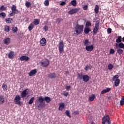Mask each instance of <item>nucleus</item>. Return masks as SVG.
I'll return each instance as SVG.
<instances>
[{
	"label": "nucleus",
	"instance_id": "nucleus-1",
	"mask_svg": "<svg viewBox=\"0 0 124 124\" xmlns=\"http://www.w3.org/2000/svg\"><path fill=\"white\" fill-rule=\"evenodd\" d=\"M84 31V25H80L77 24L75 27V34L76 35H79L83 32Z\"/></svg>",
	"mask_w": 124,
	"mask_h": 124
},
{
	"label": "nucleus",
	"instance_id": "nucleus-2",
	"mask_svg": "<svg viewBox=\"0 0 124 124\" xmlns=\"http://www.w3.org/2000/svg\"><path fill=\"white\" fill-rule=\"evenodd\" d=\"M38 99L36 100V101L39 102L40 103L38 105V107L40 108H43V107H45L46 105L45 104V102H44V97L42 96H39L37 98Z\"/></svg>",
	"mask_w": 124,
	"mask_h": 124
},
{
	"label": "nucleus",
	"instance_id": "nucleus-3",
	"mask_svg": "<svg viewBox=\"0 0 124 124\" xmlns=\"http://www.w3.org/2000/svg\"><path fill=\"white\" fill-rule=\"evenodd\" d=\"M112 81L114 82V86L118 87L120 85V79H119V75H116L112 78Z\"/></svg>",
	"mask_w": 124,
	"mask_h": 124
},
{
	"label": "nucleus",
	"instance_id": "nucleus-4",
	"mask_svg": "<svg viewBox=\"0 0 124 124\" xmlns=\"http://www.w3.org/2000/svg\"><path fill=\"white\" fill-rule=\"evenodd\" d=\"M40 63L41 66H42L43 67H47V66L49 65L50 62H49V60L48 59H44L41 61Z\"/></svg>",
	"mask_w": 124,
	"mask_h": 124
},
{
	"label": "nucleus",
	"instance_id": "nucleus-5",
	"mask_svg": "<svg viewBox=\"0 0 124 124\" xmlns=\"http://www.w3.org/2000/svg\"><path fill=\"white\" fill-rule=\"evenodd\" d=\"M103 124H110V118L108 115H105L102 119Z\"/></svg>",
	"mask_w": 124,
	"mask_h": 124
},
{
	"label": "nucleus",
	"instance_id": "nucleus-6",
	"mask_svg": "<svg viewBox=\"0 0 124 124\" xmlns=\"http://www.w3.org/2000/svg\"><path fill=\"white\" fill-rule=\"evenodd\" d=\"M21 97L19 95H16L14 99V102L16 104L20 105L21 104Z\"/></svg>",
	"mask_w": 124,
	"mask_h": 124
},
{
	"label": "nucleus",
	"instance_id": "nucleus-7",
	"mask_svg": "<svg viewBox=\"0 0 124 124\" xmlns=\"http://www.w3.org/2000/svg\"><path fill=\"white\" fill-rule=\"evenodd\" d=\"M79 10H80V8H79L72 9L68 12V14H70V15H73V14L77 13V12L79 11Z\"/></svg>",
	"mask_w": 124,
	"mask_h": 124
},
{
	"label": "nucleus",
	"instance_id": "nucleus-8",
	"mask_svg": "<svg viewBox=\"0 0 124 124\" xmlns=\"http://www.w3.org/2000/svg\"><path fill=\"white\" fill-rule=\"evenodd\" d=\"M63 41H61L59 43V50L60 53H62L63 52Z\"/></svg>",
	"mask_w": 124,
	"mask_h": 124
},
{
	"label": "nucleus",
	"instance_id": "nucleus-9",
	"mask_svg": "<svg viewBox=\"0 0 124 124\" xmlns=\"http://www.w3.org/2000/svg\"><path fill=\"white\" fill-rule=\"evenodd\" d=\"M28 94H29V89H27L21 92V96L22 98H25V97H27Z\"/></svg>",
	"mask_w": 124,
	"mask_h": 124
},
{
	"label": "nucleus",
	"instance_id": "nucleus-10",
	"mask_svg": "<svg viewBox=\"0 0 124 124\" xmlns=\"http://www.w3.org/2000/svg\"><path fill=\"white\" fill-rule=\"evenodd\" d=\"M16 8L17 7L15 5H13L11 7L12 12L15 14H18L19 11Z\"/></svg>",
	"mask_w": 124,
	"mask_h": 124
},
{
	"label": "nucleus",
	"instance_id": "nucleus-11",
	"mask_svg": "<svg viewBox=\"0 0 124 124\" xmlns=\"http://www.w3.org/2000/svg\"><path fill=\"white\" fill-rule=\"evenodd\" d=\"M93 45L86 46L85 49L86 51H88V52H92V51L93 50Z\"/></svg>",
	"mask_w": 124,
	"mask_h": 124
},
{
	"label": "nucleus",
	"instance_id": "nucleus-12",
	"mask_svg": "<svg viewBox=\"0 0 124 124\" xmlns=\"http://www.w3.org/2000/svg\"><path fill=\"white\" fill-rule=\"evenodd\" d=\"M19 60L20 61H21L22 62L24 61H25V62H28V61L30 60V58H29V57L26 56H22L20 57Z\"/></svg>",
	"mask_w": 124,
	"mask_h": 124
},
{
	"label": "nucleus",
	"instance_id": "nucleus-13",
	"mask_svg": "<svg viewBox=\"0 0 124 124\" xmlns=\"http://www.w3.org/2000/svg\"><path fill=\"white\" fill-rule=\"evenodd\" d=\"M8 57L9 59H10L11 60H13L14 59V51H11L8 54Z\"/></svg>",
	"mask_w": 124,
	"mask_h": 124
},
{
	"label": "nucleus",
	"instance_id": "nucleus-14",
	"mask_svg": "<svg viewBox=\"0 0 124 124\" xmlns=\"http://www.w3.org/2000/svg\"><path fill=\"white\" fill-rule=\"evenodd\" d=\"M46 39L42 38L40 41L41 46H45L46 45Z\"/></svg>",
	"mask_w": 124,
	"mask_h": 124
},
{
	"label": "nucleus",
	"instance_id": "nucleus-15",
	"mask_svg": "<svg viewBox=\"0 0 124 124\" xmlns=\"http://www.w3.org/2000/svg\"><path fill=\"white\" fill-rule=\"evenodd\" d=\"M82 80L85 82H89V81H90V77L87 75H83Z\"/></svg>",
	"mask_w": 124,
	"mask_h": 124
},
{
	"label": "nucleus",
	"instance_id": "nucleus-16",
	"mask_svg": "<svg viewBox=\"0 0 124 124\" xmlns=\"http://www.w3.org/2000/svg\"><path fill=\"white\" fill-rule=\"evenodd\" d=\"M111 91V88H107L106 89H104L103 91H101V94H104V93H109V91Z\"/></svg>",
	"mask_w": 124,
	"mask_h": 124
},
{
	"label": "nucleus",
	"instance_id": "nucleus-17",
	"mask_svg": "<svg viewBox=\"0 0 124 124\" xmlns=\"http://www.w3.org/2000/svg\"><path fill=\"white\" fill-rule=\"evenodd\" d=\"M95 98V95L94 94H92L89 97L88 100L92 102V101H93L94 99Z\"/></svg>",
	"mask_w": 124,
	"mask_h": 124
},
{
	"label": "nucleus",
	"instance_id": "nucleus-18",
	"mask_svg": "<svg viewBox=\"0 0 124 124\" xmlns=\"http://www.w3.org/2000/svg\"><path fill=\"white\" fill-rule=\"evenodd\" d=\"M64 108V103H60L59 104V110L60 111H62V110Z\"/></svg>",
	"mask_w": 124,
	"mask_h": 124
},
{
	"label": "nucleus",
	"instance_id": "nucleus-19",
	"mask_svg": "<svg viewBox=\"0 0 124 124\" xmlns=\"http://www.w3.org/2000/svg\"><path fill=\"white\" fill-rule=\"evenodd\" d=\"M3 42L4 44H6V45H8L9 43H10V39L9 38H5L3 40Z\"/></svg>",
	"mask_w": 124,
	"mask_h": 124
},
{
	"label": "nucleus",
	"instance_id": "nucleus-20",
	"mask_svg": "<svg viewBox=\"0 0 124 124\" xmlns=\"http://www.w3.org/2000/svg\"><path fill=\"white\" fill-rule=\"evenodd\" d=\"M36 73V69L32 70L30 71V72L29 73V76H33V75H34Z\"/></svg>",
	"mask_w": 124,
	"mask_h": 124
},
{
	"label": "nucleus",
	"instance_id": "nucleus-21",
	"mask_svg": "<svg viewBox=\"0 0 124 124\" xmlns=\"http://www.w3.org/2000/svg\"><path fill=\"white\" fill-rule=\"evenodd\" d=\"M48 77L51 79H54L57 77V75L55 73H51L48 75Z\"/></svg>",
	"mask_w": 124,
	"mask_h": 124
},
{
	"label": "nucleus",
	"instance_id": "nucleus-22",
	"mask_svg": "<svg viewBox=\"0 0 124 124\" xmlns=\"http://www.w3.org/2000/svg\"><path fill=\"white\" fill-rule=\"evenodd\" d=\"M5 22L8 24H12L13 23V19L11 18H8L5 19Z\"/></svg>",
	"mask_w": 124,
	"mask_h": 124
},
{
	"label": "nucleus",
	"instance_id": "nucleus-23",
	"mask_svg": "<svg viewBox=\"0 0 124 124\" xmlns=\"http://www.w3.org/2000/svg\"><path fill=\"white\" fill-rule=\"evenodd\" d=\"M44 100H45L47 103H49V102H51V98L48 96H46L44 98Z\"/></svg>",
	"mask_w": 124,
	"mask_h": 124
},
{
	"label": "nucleus",
	"instance_id": "nucleus-24",
	"mask_svg": "<svg viewBox=\"0 0 124 124\" xmlns=\"http://www.w3.org/2000/svg\"><path fill=\"white\" fill-rule=\"evenodd\" d=\"M6 17V14L4 12H1L0 13V18H1V19H4Z\"/></svg>",
	"mask_w": 124,
	"mask_h": 124
},
{
	"label": "nucleus",
	"instance_id": "nucleus-25",
	"mask_svg": "<svg viewBox=\"0 0 124 124\" xmlns=\"http://www.w3.org/2000/svg\"><path fill=\"white\" fill-rule=\"evenodd\" d=\"M33 28H34L33 23H31L28 27V30L29 31H31V30H33Z\"/></svg>",
	"mask_w": 124,
	"mask_h": 124
},
{
	"label": "nucleus",
	"instance_id": "nucleus-26",
	"mask_svg": "<svg viewBox=\"0 0 124 124\" xmlns=\"http://www.w3.org/2000/svg\"><path fill=\"white\" fill-rule=\"evenodd\" d=\"M91 31V29H90L89 27H86L84 29V32L85 34H88L89 32Z\"/></svg>",
	"mask_w": 124,
	"mask_h": 124
},
{
	"label": "nucleus",
	"instance_id": "nucleus-27",
	"mask_svg": "<svg viewBox=\"0 0 124 124\" xmlns=\"http://www.w3.org/2000/svg\"><path fill=\"white\" fill-rule=\"evenodd\" d=\"M33 24L36 26L39 25V20L38 19H34L33 22Z\"/></svg>",
	"mask_w": 124,
	"mask_h": 124
},
{
	"label": "nucleus",
	"instance_id": "nucleus-28",
	"mask_svg": "<svg viewBox=\"0 0 124 124\" xmlns=\"http://www.w3.org/2000/svg\"><path fill=\"white\" fill-rule=\"evenodd\" d=\"M99 10V7L98 5H96L94 8V12L96 14H97L98 13V11Z\"/></svg>",
	"mask_w": 124,
	"mask_h": 124
},
{
	"label": "nucleus",
	"instance_id": "nucleus-29",
	"mask_svg": "<svg viewBox=\"0 0 124 124\" xmlns=\"http://www.w3.org/2000/svg\"><path fill=\"white\" fill-rule=\"evenodd\" d=\"M84 76L83 75L82 73L78 74V79H80V80L83 79V77Z\"/></svg>",
	"mask_w": 124,
	"mask_h": 124
},
{
	"label": "nucleus",
	"instance_id": "nucleus-30",
	"mask_svg": "<svg viewBox=\"0 0 124 124\" xmlns=\"http://www.w3.org/2000/svg\"><path fill=\"white\" fill-rule=\"evenodd\" d=\"M114 68V65L112 64H109L108 66V70H112Z\"/></svg>",
	"mask_w": 124,
	"mask_h": 124
},
{
	"label": "nucleus",
	"instance_id": "nucleus-31",
	"mask_svg": "<svg viewBox=\"0 0 124 124\" xmlns=\"http://www.w3.org/2000/svg\"><path fill=\"white\" fill-rule=\"evenodd\" d=\"M71 4L73 5V6H76L77 5V3L76 2V0H73L71 1Z\"/></svg>",
	"mask_w": 124,
	"mask_h": 124
},
{
	"label": "nucleus",
	"instance_id": "nucleus-32",
	"mask_svg": "<svg viewBox=\"0 0 124 124\" xmlns=\"http://www.w3.org/2000/svg\"><path fill=\"white\" fill-rule=\"evenodd\" d=\"M117 43H121L122 42V36H118V38L116 39Z\"/></svg>",
	"mask_w": 124,
	"mask_h": 124
},
{
	"label": "nucleus",
	"instance_id": "nucleus-33",
	"mask_svg": "<svg viewBox=\"0 0 124 124\" xmlns=\"http://www.w3.org/2000/svg\"><path fill=\"white\" fill-rule=\"evenodd\" d=\"M4 31L6 32H8L9 31H10V29L9 28V26L6 25L5 26Z\"/></svg>",
	"mask_w": 124,
	"mask_h": 124
},
{
	"label": "nucleus",
	"instance_id": "nucleus-34",
	"mask_svg": "<svg viewBox=\"0 0 124 124\" xmlns=\"http://www.w3.org/2000/svg\"><path fill=\"white\" fill-rule=\"evenodd\" d=\"M4 102V98L2 96H0V104H2Z\"/></svg>",
	"mask_w": 124,
	"mask_h": 124
},
{
	"label": "nucleus",
	"instance_id": "nucleus-35",
	"mask_svg": "<svg viewBox=\"0 0 124 124\" xmlns=\"http://www.w3.org/2000/svg\"><path fill=\"white\" fill-rule=\"evenodd\" d=\"M117 53L119 55H122V54H123V53H124V50L121 48H119L117 50Z\"/></svg>",
	"mask_w": 124,
	"mask_h": 124
},
{
	"label": "nucleus",
	"instance_id": "nucleus-36",
	"mask_svg": "<svg viewBox=\"0 0 124 124\" xmlns=\"http://www.w3.org/2000/svg\"><path fill=\"white\" fill-rule=\"evenodd\" d=\"M12 31L13 32L15 33L18 31V29L16 27H13Z\"/></svg>",
	"mask_w": 124,
	"mask_h": 124
},
{
	"label": "nucleus",
	"instance_id": "nucleus-37",
	"mask_svg": "<svg viewBox=\"0 0 124 124\" xmlns=\"http://www.w3.org/2000/svg\"><path fill=\"white\" fill-rule=\"evenodd\" d=\"M84 69L86 71H88L89 69H92V67H91V65H86Z\"/></svg>",
	"mask_w": 124,
	"mask_h": 124
},
{
	"label": "nucleus",
	"instance_id": "nucleus-38",
	"mask_svg": "<svg viewBox=\"0 0 124 124\" xmlns=\"http://www.w3.org/2000/svg\"><path fill=\"white\" fill-rule=\"evenodd\" d=\"M2 88L3 89V90L5 91H7L8 89H7V85H5V84H3Z\"/></svg>",
	"mask_w": 124,
	"mask_h": 124
},
{
	"label": "nucleus",
	"instance_id": "nucleus-39",
	"mask_svg": "<svg viewBox=\"0 0 124 124\" xmlns=\"http://www.w3.org/2000/svg\"><path fill=\"white\" fill-rule=\"evenodd\" d=\"M99 25H100V23H99V21H96L94 28L99 29Z\"/></svg>",
	"mask_w": 124,
	"mask_h": 124
},
{
	"label": "nucleus",
	"instance_id": "nucleus-40",
	"mask_svg": "<svg viewBox=\"0 0 124 124\" xmlns=\"http://www.w3.org/2000/svg\"><path fill=\"white\" fill-rule=\"evenodd\" d=\"M34 100V97H32L29 100V104H32V103L33 102Z\"/></svg>",
	"mask_w": 124,
	"mask_h": 124
},
{
	"label": "nucleus",
	"instance_id": "nucleus-41",
	"mask_svg": "<svg viewBox=\"0 0 124 124\" xmlns=\"http://www.w3.org/2000/svg\"><path fill=\"white\" fill-rule=\"evenodd\" d=\"M124 104V96L122 97L121 100L120 101V105L123 106Z\"/></svg>",
	"mask_w": 124,
	"mask_h": 124
},
{
	"label": "nucleus",
	"instance_id": "nucleus-42",
	"mask_svg": "<svg viewBox=\"0 0 124 124\" xmlns=\"http://www.w3.org/2000/svg\"><path fill=\"white\" fill-rule=\"evenodd\" d=\"M65 114L67 117H69V118H71V116H70V112L69 110H66Z\"/></svg>",
	"mask_w": 124,
	"mask_h": 124
},
{
	"label": "nucleus",
	"instance_id": "nucleus-43",
	"mask_svg": "<svg viewBox=\"0 0 124 124\" xmlns=\"http://www.w3.org/2000/svg\"><path fill=\"white\" fill-rule=\"evenodd\" d=\"M85 26L87 28L89 27H91V26H92V23H91V22H90V21H87V22H86Z\"/></svg>",
	"mask_w": 124,
	"mask_h": 124
},
{
	"label": "nucleus",
	"instance_id": "nucleus-44",
	"mask_svg": "<svg viewBox=\"0 0 124 124\" xmlns=\"http://www.w3.org/2000/svg\"><path fill=\"white\" fill-rule=\"evenodd\" d=\"M83 43L85 46H88V44H89V40L86 39L85 41H83Z\"/></svg>",
	"mask_w": 124,
	"mask_h": 124
},
{
	"label": "nucleus",
	"instance_id": "nucleus-45",
	"mask_svg": "<svg viewBox=\"0 0 124 124\" xmlns=\"http://www.w3.org/2000/svg\"><path fill=\"white\" fill-rule=\"evenodd\" d=\"M98 28H95V27L93 29V32L94 33H97V31H98Z\"/></svg>",
	"mask_w": 124,
	"mask_h": 124
},
{
	"label": "nucleus",
	"instance_id": "nucleus-46",
	"mask_svg": "<svg viewBox=\"0 0 124 124\" xmlns=\"http://www.w3.org/2000/svg\"><path fill=\"white\" fill-rule=\"evenodd\" d=\"M44 5H45V6H48V5H49V0H46L44 1Z\"/></svg>",
	"mask_w": 124,
	"mask_h": 124
},
{
	"label": "nucleus",
	"instance_id": "nucleus-47",
	"mask_svg": "<svg viewBox=\"0 0 124 124\" xmlns=\"http://www.w3.org/2000/svg\"><path fill=\"white\" fill-rule=\"evenodd\" d=\"M25 5H26V7H29L30 6H31V2H30L29 1H27L25 3Z\"/></svg>",
	"mask_w": 124,
	"mask_h": 124
},
{
	"label": "nucleus",
	"instance_id": "nucleus-48",
	"mask_svg": "<svg viewBox=\"0 0 124 124\" xmlns=\"http://www.w3.org/2000/svg\"><path fill=\"white\" fill-rule=\"evenodd\" d=\"M119 48H124V44L123 43H120L119 44Z\"/></svg>",
	"mask_w": 124,
	"mask_h": 124
},
{
	"label": "nucleus",
	"instance_id": "nucleus-49",
	"mask_svg": "<svg viewBox=\"0 0 124 124\" xmlns=\"http://www.w3.org/2000/svg\"><path fill=\"white\" fill-rule=\"evenodd\" d=\"M6 8L4 7V6L2 5L1 7H0V11H4L5 10Z\"/></svg>",
	"mask_w": 124,
	"mask_h": 124
},
{
	"label": "nucleus",
	"instance_id": "nucleus-50",
	"mask_svg": "<svg viewBox=\"0 0 124 124\" xmlns=\"http://www.w3.org/2000/svg\"><path fill=\"white\" fill-rule=\"evenodd\" d=\"M109 54H115V49H110L109 51Z\"/></svg>",
	"mask_w": 124,
	"mask_h": 124
},
{
	"label": "nucleus",
	"instance_id": "nucleus-51",
	"mask_svg": "<svg viewBox=\"0 0 124 124\" xmlns=\"http://www.w3.org/2000/svg\"><path fill=\"white\" fill-rule=\"evenodd\" d=\"M107 32L108 34H110L112 32V29L111 28H108L107 29Z\"/></svg>",
	"mask_w": 124,
	"mask_h": 124
},
{
	"label": "nucleus",
	"instance_id": "nucleus-52",
	"mask_svg": "<svg viewBox=\"0 0 124 124\" xmlns=\"http://www.w3.org/2000/svg\"><path fill=\"white\" fill-rule=\"evenodd\" d=\"M48 29H49V28L47 26H45L44 27V30L45 31H48Z\"/></svg>",
	"mask_w": 124,
	"mask_h": 124
},
{
	"label": "nucleus",
	"instance_id": "nucleus-53",
	"mask_svg": "<svg viewBox=\"0 0 124 124\" xmlns=\"http://www.w3.org/2000/svg\"><path fill=\"white\" fill-rule=\"evenodd\" d=\"M83 10H87L88 9V5H85L83 7Z\"/></svg>",
	"mask_w": 124,
	"mask_h": 124
},
{
	"label": "nucleus",
	"instance_id": "nucleus-54",
	"mask_svg": "<svg viewBox=\"0 0 124 124\" xmlns=\"http://www.w3.org/2000/svg\"><path fill=\"white\" fill-rule=\"evenodd\" d=\"M70 86H66V90L67 91H69V90H70Z\"/></svg>",
	"mask_w": 124,
	"mask_h": 124
},
{
	"label": "nucleus",
	"instance_id": "nucleus-55",
	"mask_svg": "<svg viewBox=\"0 0 124 124\" xmlns=\"http://www.w3.org/2000/svg\"><path fill=\"white\" fill-rule=\"evenodd\" d=\"M63 94L65 96H67L68 95V93L64 92Z\"/></svg>",
	"mask_w": 124,
	"mask_h": 124
},
{
	"label": "nucleus",
	"instance_id": "nucleus-56",
	"mask_svg": "<svg viewBox=\"0 0 124 124\" xmlns=\"http://www.w3.org/2000/svg\"><path fill=\"white\" fill-rule=\"evenodd\" d=\"M64 4H65V2L64 1H62L60 3V5H64Z\"/></svg>",
	"mask_w": 124,
	"mask_h": 124
},
{
	"label": "nucleus",
	"instance_id": "nucleus-57",
	"mask_svg": "<svg viewBox=\"0 0 124 124\" xmlns=\"http://www.w3.org/2000/svg\"><path fill=\"white\" fill-rule=\"evenodd\" d=\"M115 48H118L119 46V44H117V43H115Z\"/></svg>",
	"mask_w": 124,
	"mask_h": 124
},
{
	"label": "nucleus",
	"instance_id": "nucleus-58",
	"mask_svg": "<svg viewBox=\"0 0 124 124\" xmlns=\"http://www.w3.org/2000/svg\"><path fill=\"white\" fill-rule=\"evenodd\" d=\"M65 74H66V75H68L69 74V72H68V71H66L65 72Z\"/></svg>",
	"mask_w": 124,
	"mask_h": 124
},
{
	"label": "nucleus",
	"instance_id": "nucleus-59",
	"mask_svg": "<svg viewBox=\"0 0 124 124\" xmlns=\"http://www.w3.org/2000/svg\"><path fill=\"white\" fill-rule=\"evenodd\" d=\"M74 114H79V112L78 111H76L74 112Z\"/></svg>",
	"mask_w": 124,
	"mask_h": 124
},
{
	"label": "nucleus",
	"instance_id": "nucleus-60",
	"mask_svg": "<svg viewBox=\"0 0 124 124\" xmlns=\"http://www.w3.org/2000/svg\"><path fill=\"white\" fill-rule=\"evenodd\" d=\"M60 21H61V19H60V18H58L57 20V22H60Z\"/></svg>",
	"mask_w": 124,
	"mask_h": 124
},
{
	"label": "nucleus",
	"instance_id": "nucleus-61",
	"mask_svg": "<svg viewBox=\"0 0 124 124\" xmlns=\"http://www.w3.org/2000/svg\"><path fill=\"white\" fill-rule=\"evenodd\" d=\"M10 15H11V16H13V12L11 13L10 14Z\"/></svg>",
	"mask_w": 124,
	"mask_h": 124
},
{
	"label": "nucleus",
	"instance_id": "nucleus-62",
	"mask_svg": "<svg viewBox=\"0 0 124 124\" xmlns=\"http://www.w3.org/2000/svg\"><path fill=\"white\" fill-rule=\"evenodd\" d=\"M122 40H123V42H124V37L123 38Z\"/></svg>",
	"mask_w": 124,
	"mask_h": 124
},
{
	"label": "nucleus",
	"instance_id": "nucleus-63",
	"mask_svg": "<svg viewBox=\"0 0 124 124\" xmlns=\"http://www.w3.org/2000/svg\"><path fill=\"white\" fill-rule=\"evenodd\" d=\"M95 124V123H94L93 122V123H92V124Z\"/></svg>",
	"mask_w": 124,
	"mask_h": 124
}]
</instances>
